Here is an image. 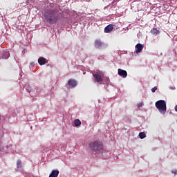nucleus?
I'll list each match as a JSON object with an SVG mask.
<instances>
[{
	"label": "nucleus",
	"instance_id": "1",
	"mask_svg": "<svg viewBox=\"0 0 177 177\" xmlns=\"http://www.w3.org/2000/svg\"><path fill=\"white\" fill-rule=\"evenodd\" d=\"M44 17L48 24H56L60 19V13L56 9H48L45 11Z\"/></svg>",
	"mask_w": 177,
	"mask_h": 177
},
{
	"label": "nucleus",
	"instance_id": "2",
	"mask_svg": "<svg viewBox=\"0 0 177 177\" xmlns=\"http://www.w3.org/2000/svg\"><path fill=\"white\" fill-rule=\"evenodd\" d=\"M89 147L95 154H99L103 151V144L99 142H93L89 144Z\"/></svg>",
	"mask_w": 177,
	"mask_h": 177
},
{
	"label": "nucleus",
	"instance_id": "3",
	"mask_svg": "<svg viewBox=\"0 0 177 177\" xmlns=\"http://www.w3.org/2000/svg\"><path fill=\"white\" fill-rule=\"evenodd\" d=\"M155 106L160 114H165L167 113V102L165 100H158L155 103Z\"/></svg>",
	"mask_w": 177,
	"mask_h": 177
},
{
	"label": "nucleus",
	"instance_id": "4",
	"mask_svg": "<svg viewBox=\"0 0 177 177\" xmlns=\"http://www.w3.org/2000/svg\"><path fill=\"white\" fill-rule=\"evenodd\" d=\"M102 73L100 71H98L97 73H93V76L94 77V80L95 82H102L103 78H102Z\"/></svg>",
	"mask_w": 177,
	"mask_h": 177
},
{
	"label": "nucleus",
	"instance_id": "5",
	"mask_svg": "<svg viewBox=\"0 0 177 177\" xmlns=\"http://www.w3.org/2000/svg\"><path fill=\"white\" fill-rule=\"evenodd\" d=\"M118 74L120 77H122V78H127V77H128V73H127V71L122 70L121 68L118 70Z\"/></svg>",
	"mask_w": 177,
	"mask_h": 177
},
{
	"label": "nucleus",
	"instance_id": "6",
	"mask_svg": "<svg viewBox=\"0 0 177 177\" xmlns=\"http://www.w3.org/2000/svg\"><path fill=\"white\" fill-rule=\"evenodd\" d=\"M143 48H145V46L142 44H138L136 46V53H140L142 50H143Z\"/></svg>",
	"mask_w": 177,
	"mask_h": 177
},
{
	"label": "nucleus",
	"instance_id": "7",
	"mask_svg": "<svg viewBox=\"0 0 177 177\" xmlns=\"http://www.w3.org/2000/svg\"><path fill=\"white\" fill-rule=\"evenodd\" d=\"M113 30H114V26L111 24H109L104 28V32L109 34V32H111Z\"/></svg>",
	"mask_w": 177,
	"mask_h": 177
},
{
	"label": "nucleus",
	"instance_id": "8",
	"mask_svg": "<svg viewBox=\"0 0 177 177\" xmlns=\"http://www.w3.org/2000/svg\"><path fill=\"white\" fill-rule=\"evenodd\" d=\"M59 171L57 169L53 170L48 177H58Z\"/></svg>",
	"mask_w": 177,
	"mask_h": 177
},
{
	"label": "nucleus",
	"instance_id": "9",
	"mask_svg": "<svg viewBox=\"0 0 177 177\" xmlns=\"http://www.w3.org/2000/svg\"><path fill=\"white\" fill-rule=\"evenodd\" d=\"M38 63L40 64V66H44V64H46V59H45L44 57H40L38 59Z\"/></svg>",
	"mask_w": 177,
	"mask_h": 177
},
{
	"label": "nucleus",
	"instance_id": "10",
	"mask_svg": "<svg viewBox=\"0 0 177 177\" xmlns=\"http://www.w3.org/2000/svg\"><path fill=\"white\" fill-rule=\"evenodd\" d=\"M68 84L70 86H72V88H75V86H77V82L73 79H71L68 80Z\"/></svg>",
	"mask_w": 177,
	"mask_h": 177
},
{
	"label": "nucleus",
	"instance_id": "11",
	"mask_svg": "<svg viewBox=\"0 0 177 177\" xmlns=\"http://www.w3.org/2000/svg\"><path fill=\"white\" fill-rule=\"evenodd\" d=\"M94 45L97 49H100V48H102V46H103V43H102L100 40H95Z\"/></svg>",
	"mask_w": 177,
	"mask_h": 177
},
{
	"label": "nucleus",
	"instance_id": "12",
	"mask_svg": "<svg viewBox=\"0 0 177 177\" xmlns=\"http://www.w3.org/2000/svg\"><path fill=\"white\" fill-rule=\"evenodd\" d=\"M151 34L153 35H157V34H160V30H158L157 28H153L151 30Z\"/></svg>",
	"mask_w": 177,
	"mask_h": 177
},
{
	"label": "nucleus",
	"instance_id": "13",
	"mask_svg": "<svg viewBox=\"0 0 177 177\" xmlns=\"http://www.w3.org/2000/svg\"><path fill=\"white\" fill-rule=\"evenodd\" d=\"M75 127H80L81 126V120L79 119H76L74 120Z\"/></svg>",
	"mask_w": 177,
	"mask_h": 177
},
{
	"label": "nucleus",
	"instance_id": "14",
	"mask_svg": "<svg viewBox=\"0 0 177 177\" xmlns=\"http://www.w3.org/2000/svg\"><path fill=\"white\" fill-rule=\"evenodd\" d=\"M9 56H10V54L9 53V52L6 51L3 55V59H9Z\"/></svg>",
	"mask_w": 177,
	"mask_h": 177
},
{
	"label": "nucleus",
	"instance_id": "15",
	"mask_svg": "<svg viewBox=\"0 0 177 177\" xmlns=\"http://www.w3.org/2000/svg\"><path fill=\"white\" fill-rule=\"evenodd\" d=\"M139 138H140V139H145V138H146V133L140 132L139 133Z\"/></svg>",
	"mask_w": 177,
	"mask_h": 177
},
{
	"label": "nucleus",
	"instance_id": "16",
	"mask_svg": "<svg viewBox=\"0 0 177 177\" xmlns=\"http://www.w3.org/2000/svg\"><path fill=\"white\" fill-rule=\"evenodd\" d=\"M17 168H21V161L17 160Z\"/></svg>",
	"mask_w": 177,
	"mask_h": 177
},
{
	"label": "nucleus",
	"instance_id": "17",
	"mask_svg": "<svg viewBox=\"0 0 177 177\" xmlns=\"http://www.w3.org/2000/svg\"><path fill=\"white\" fill-rule=\"evenodd\" d=\"M157 91V86H154L153 88H151V92L154 93Z\"/></svg>",
	"mask_w": 177,
	"mask_h": 177
},
{
	"label": "nucleus",
	"instance_id": "18",
	"mask_svg": "<svg viewBox=\"0 0 177 177\" xmlns=\"http://www.w3.org/2000/svg\"><path fill=\"white\" fill-rule=\"evenodd\" d=\"M172 174H174V175H177V169H174L171 171Z\"/></svg>",
	"mask_w": 177,
	"mask_h": 177
},
{
	"label": "nucleus",
	"instance_id": "19",
	"mask_svg": "<svg viewBox=\"0 0 177 177\" xmlns=\"http://www.w3.org/2000/svg\"><path fill=\"white\" fill-rule=\"evenodd\" d=\"M142 106H143V103H139L138 104L137 107H142Z\"/></svg>",
	"mask_w": 177,
	"mask_h": 177
},
{
	"label": "nucleus",
	"instance_id": "20",
	"mask_svg": "<svg viewBox=\"0 0 177 177\" xmlns=\"http://www.w3.org/2000/svg\"><path fill=\"white\" fill-rule=\"evenodd\" d=\"M175 111H177V105L175 106Z\"/></svg>",
	"mask_w": 177,
	"mask_h": 177
},
{
	"label": "nucleus",
	"instance_id": "21",
	"mask_svg": "<svg viewBox=\"0 0 177 177\" xmlns=\"http://www.w3.org/2000/svg\"><path fill=\"white\" fill-rule=\"evenodd\" d=\"M32 66H34V63H32V64H30Z\"/></svg>",
	"mask_w": 177,
	"mask_h": 177
}]
</instances>
